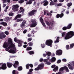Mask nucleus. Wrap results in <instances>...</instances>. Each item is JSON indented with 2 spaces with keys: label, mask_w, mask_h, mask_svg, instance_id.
<instances>
[{
  "label": "nucleus",
  "mask_w": 74,
  "mask_h": 74,
  "mask_svg": "<svg viewBox=\"0 0 74 74\" xmlns=\"http://www.w3.org/2000/svg\"><path fill=\"white\" fill-rule=\"evenodd\" d=\"M41 46L42 47V48H45V44H42L41 45Z\"/></svg>",
  "instance_id": "obj_46"
},
{
  "label": "nucleus",
  "mask_w": 74,
  "mask_h": 74,
  "mask_svg": "<svg viewBox=\"0 0 74 74\" xmlns=\"http://www.w3.org/2000/svg\"><path fill=\"white\" fill-rule=\"evenodd\" d=\"M68 67H69V69H70L71 70H73V67L72 66H71V65H70V64H68Z\"/></svg>",
  "instance_id": "obj_25"
},
{
  "label": "nucleus",
  "mask_w": 74,
  "mask_h": 74,
  "mask_svg": "<svg viewBox=\"0 0 74 74\" xmlns=\"http://www.w3.org/2000/svg\"><path fill=\"white\" fill-rule=\"evenodd\" d=\"M12 18V17H6L5 19V21H11Z\"/></svg>",
  "instance_id": "obj_19"
},
{
  "label": "nucleus",
  "mask_w": 74,
  "mask_h": 74,
  "mask_svg": "<svg viewBox=\"0 0 74 74\" xmlns=\"http://www.w3.org/2000/svg\"><path fill=\"white\" fill-rule=\"evenodd\" d=\"M37 23H32L30 26V27H34L37 26Z\"/></svg>",
  "instance_id": "obj_21"
},
{
  "label": "nucleus",
  "mask_w": 74,
  "mask_h": 74,
  "mask_svg": "<svg viewBox=\"0 0 74 74\" xmlns=\"http://www.w3.org/2000/svg\"><path fill=\"white\" fill-rule=\"evenodd\" d=\"M26 67L27 69H29V64H27L26 65Z\"/></svg>",
  "instance_id": "obj_42"
},
{
  "label": "nucleus",
  "mask_w": 74,
  "mask_h": 74,
  "mask_svg": "<svg viewBox=\"0 0 74 74\" xmlns=\"http://www.w3.org/2000/svg\"><path fill=\"white\" fill-rule=\"evenodd\" d=\"M25 12V10L24 9H23V10H19L18 11V13L19 14H20L22 12V14H24Z\"/></svg>",
  "instance_id": "obj_26"
},
{
  "label": "nucleus",
  "mask_w": 74,
  "mask_h": 74,
  "mask_svg": "<svg viewBox=\"0 0 74 74\" xmlns=\"http://www.w3.org/2000/svg\"><path fill=\"white\" fill-rule=\"evenodd\" d=\"M7 65L8 68H11L13 64L11 62H7Z\"/></svg>",
  "instance_id": "obj_18"
},
{
  "label": "nucleus",
  "mask_w": 74,
  "mask_h": 74,
  "mask_svg": "<svg viewBox=\"0 0 74 74\" xmlns=\"http://www.w3.org/2000/svg\"><path fill=\"white\" fill-rule=\"evenodd\" d=\"M41 23L42 25L43 26H44V27H45V23H44V22H43V23Z\"/></svg>",
  "instance_id": "obj_61"
},
{
  "label": "nucleus",
  "mask_w": 74,
  "mask_h": 74,
  "mask_svg": "<svg viewBox=\"0 0 74 74\" xmlns=\"http://www.w3.org/2000/svg\"><path fill=\"white\" fill-rule=\"evenodd\" d=\"M4 33L7 36H8L9 34V32L8 31H5L4 32Z\"/></svg>",
  "instance_id": "obj_47"
},
{
  "label": "nucleus",
  "mask_w": 74,
  "mask_h": 74,
  "mask_svg": "<svg viewBox=\"0 0 74 74\" xmlns=\"http://www.w3.org/2000/svg\"><path fill=\"white\" fill-rule=\"evenodd\" d=\"M34 70L35 71H38V70H40V69H39V67H38V66L36 68L34 69Z\"/></svg>",
  "instance_id": "obj_53"
},
{
  "label": "nucleus",
  "mask_w": 74,
  "mask_h": 74,
  "mask_svg": "<svg viewBox=\"0 0 74 74\" xmlns=\"http://www.w3.org/2000/svg\"><path fill=\"white\" fill-rule=\"evenodd\" d=\"M48 1H47V0H45L43 1V2H41V4H43L44 6H47V5H48Z\"/></svg>",
  "instance_id": "obj_10"
},
{
  "label": "nucleus",
  "mask_w": 74,
  "mask_h": 74,
  "mask_svg": "<svg viewBox=\"0 0 74 74\" xmlns=\"http://www.w3.org/2000/svg\"><path fill=\"white\" fill-rule=\"evenodd\" d=\"M19 7L18 5H13L12 6L13 8H12V10L14 12L17 11H18V8H19Z\"/></svg>",
  "instance_id": "obj_4"
},
{
  "label": "nucleus",
  "mask_w": 74,
  "mask_h": 74,
  "mask_svg": "<svg viewBox=\"0 0 74 74\" xmlns=\"http://www.w3.org/2000/svg\"><path fill=\"white\" fill-rule=\"evenodd\" d=\"M55 3H54L53 1H51L50 2V5H55Z\"/></svg>",
  "instance_id": "obj_38"
},
{
  "label": "nucleus",
  "mask_w": 74,
  "mask_h": 74,
  "mask_svg": "<svg viewBox=\"0 0 74 74\" xmlns=\"http://www.w3.org/2000/svg\"><path fill=\"white\" fill-rule=\"evenodd\" d=\"M74 32L73 31H70L68 32L66 34L65 37L64 38L65 40H68L71 38L72 37L74 36Z\"/></svg>",
  "instance_id": "obj_1"
},
{
  "label": "nucleus",
  "mask_w": 74,
  "mask_h": 74,
  "mask_svg": "<svg viewBox=\"0 0 74 74\" xmlns=\"http://www.w3.org/2000/svg\"><path fill=\"white\" fill-rule=\"evenodd\" d=\"M28 41H31L32 40V38H28L27 39Z\"/></svg>",
  "instance_id": "obj_55"
},
{
  "label": "nucleus",
  "mask_w": 74,
  "mask_h": 74,
  "mask_svg": "<svg viewBox=\"0 0 74 74\" xmlns=\"http://www.w3.org/2000/svg\"><path fill=\"white\" fill-rule=\"evenodd\" d=\"M39 61L40 62H44V60H43V59L41 58L40 59Z\"/></svg>",
  "instance_id": "obj_58"
},
{
  "label": "nucleus",
  "mask_w": 74,
  "mask_h": 74,
  "mask_svg": "<svg viewBox=\"0 0 74 74\" xmlns=\"http://www.w3.org/2000/svg\"><path fill=\"white\" fill-rule=\"evenodd\" d=\"M32 23H36L37 24L38 22H37V21L35 20H34L32 21Z\"/></svg>",
  "instance_id": "obj_45"
},
{
  "label": "nucleus",
  "mask_w": 74,
  "mask_h": 74,
  "mask_svg": "<svg viewBox=\"0 0 74 74\" xmlns=\"http://www.w3.org/2000/svg\"><path fill=\"white\" fill-rule=\"evenodd\" d=\"M62 4L61 3H59L57 4V6H62Z\"/></svg>",
  "instance_id": "obj_60"
},
{
  "label": "nucleus",
  "mask_w": 74,
  "mask_h": 74,
  "mask_svg": "<svg viewBox=\"0 0 74 74\" xmlns=\"http://www.w3.org/2000/svg\"><path fill=\"white\" fill-rule=\"evenodd\" d=\"M50 61H51V63H53L54 62L56 61V58L55 57H53L51 60H50Z\"/></svg>",
  "instance_id": "obj_24"
},
{
  "label": "nucleus",
  "mask_w": 74,
  "mask_h": 74,
  "mask_svg": "<svg viewBox=\"0 0 74 74\" xmlns=\"http://www.w3.org/2000/svg\"><path fill=\"white\" fill-rule=\"evenodd\" d=\"M65 34H66V32H63L62 34V37H64Z\"/></svg>",
  "instance_id": "obj_54"
},
{
  "label": "nucleus",
  "mask_w": 74,
  "mask_h": 74,
  "mask_svg": "<svg viewBox=\"0 0 74 74\" xmlns=\"http://www.w3.org/2000/svg\"><path fill=\"white\" fill-rule=\"evenodd\" d=\"M45 22L46 24H47L48 26H50V25H51V26L53 27L54 26V24H53L52 22H50L49 23V22L48 21H46Z\"/></svg>",
  "instance_id": "obj_11"
},
{
  "label": "nucleus",
  "mask_w": 74,
  "mask_h": 74,
  "mask_svg": "<svg viewBox=\"0 0 74 74\" xmlns=\"http://www.w3.org/2000/svg\"><path fill=\"white\" fill-rule=\"evenodd\" d=\"M35 32H36V31L32 29V34H34V33H35Z\"/></svg>",
  "instance_id": "obj_52"
},
{
  "label": "nucleus",
  "mask_w": 74,
  "mask_h": 74,
  "mask_svg": "<svg viewBox=\"0 0 74 74\" xmlns=\"http://www.w3.org/2000/svg\"><path fill=\"white\" fill-rule=\"evenodd\" d=\"M53 42V41L52 40L49 39L46 41L45 44L46 45H48V46H51V45H52Z\"/></svg>",
  "instance_id": "obj_5"
},
{
  "label": "nucleus",
  "mask_w": 74,
  "mask_h": 74,
  "mask_svg": "<svg viewBox=\"0 0 74 74\" xmlns=\"http://www.w3.org/2000/svg\"><path fill=\"white\" fill-rule=\"evenodd\" d=\"M22 14H18L17 15L14 19V20H16L17 19H19L22 17Z\"/></svg>",
  "instance_id": "obj_12"
},
{
  "label": "nucleus",
  "mask_w": 74,
  "mask_h": 74,
  "mask_svg": "<svg viewBox=\"0 0 74 74\" xmlns=\"http://www.w3.org/2000/svg\"><path fill=\"white\" fill-rule=\"evenodd\" d=\"M6 37V35H5V34H4V33H2L0 35V38L1 39H3V38H5Z\"/></svg>",
  "instance_id": "obj_16"
},
{
  "label": "nucleus",
  "mask_w": 74,
  "mask_h": 74,
  "mask_svg": "<svg viewBox=\"0 0 74 74\" xmlns=\"http://www.w3.org/2000/svg\"><path fill=\"white\" fill-rule=\"evenodd\" d=\"M36 12H37L36 10H33L31 11H30L28 13V16H33V15H34L35 14H36Z\"/></svg>",
  "instance_id": "obj_3"
},
{
  "label": "nucleus",
  "mask_w": 74,
  "mask_h": 74,
  "mask_svg": "<svg viewBox=\"0 0 74 74\" xmlns=\"http://www.w3.org/2000/svg\"><path fill=\"white\" fill-rule=\"evenodd\" d=\"M66 48L67 50L69 49V48H70L69 45H67L66 46Z\"/></svg>",
  "instance_id": "obj_44"
},
{
  "label": "nucleus",
  "mask_w": 74,
  "mask_h": 74,
  "mask_svg": "<svg viewBox=\"0 0 74 74\" xmlns=\"http://www.w3.org/2000/svg\"><path fill=\"white\" fill-rule=\"evenodd\" d=\"M22 66H20L18 68V71H21L22 70Z\"/></svg>",
  "instance_id": "obj_36"
},
{
  "label": "nucleus",
  "mask_w": 74,
  "mask_h": 74,
  "mask_svg": "<svg viewBox=\"0 0 74 74\" xmlns=\"http://www.w3.org/2000/svg\"><path fill=\"white\" fill-rule=\"evenodd\" d=\"M38 66L40 70H42V69L44 68V64L43 63H41Z\"/></svg>",
  "instance_id": "obj_13"
},
{
  "label": "nucleus",
  "mask_w": 74,
  "mask_h": 74,
  "mask_svg": "<svg viewBox=\"0 0 74 74\" xmlns=\"http://www.w3.org/2000/svg\"><path fill=\"white\" fill-rule=\"evenodd\" d=\"M40 22H41V23H42L43 22H44V20H43V19L42 18H40Z\"/></svg>",
  "instance_id": "obj_51"
},
{
  "label": "nucleus",
  "mask_w": 74,
  "mask_h": 74,
  "mask_svg": "<svg viewBox=\"0 0 74 74\" xmlns=\"http://www.w3.org/2000/svg\"><path fill=\"white\" fill-rule=\"evenodd\" d=\"M58 69L59 67H58V66H56L53 69V71H54L55 72H56V71H57L58 70Z\"/></svg>",
  "instance_id": "obj_23"
},
{
  "label": "nucleus",
  "mask_w": 74,
  "mask_h": 74,
  "mask_svg": "<svg viewBox=\"0 0 74 74\" xmlns=\"http://www.w3.org/2000/svg\"><path fill=\"white\" fill-rule=\"evenodd\" d=\"M33 2L32 0H29L28 2H27V4H31Z\"/></svg>",
  "instance_id": "obj_32"
},
{
  "label": "nucleus",
  "mask_w": 74,
  "mask_h": 74,
  "mask_svg": "<svg viewBox=\"0 0 74 74\" xmlns=\"http://www.w3.org/2000/svg\"><path fill=\"white\" fill-rule=\"evenodd\" d=\"M0 25H3V26H7V23L4 22H2V23H0Z\"/></svg>",
  "instance_id": "obj_20"
},
{
  "label": "nucleus",
  "mask_w": 74,
  "mask_h": 74,
  "mask_svg": "<svg viewBox=\"0 0 74 74\" xmlns=\"http://www.w3.org/2000/svg\"><path fill=\"white\" fill-rule=\"evenodd\" d=\"M74 46V43H72L70 45V48H73V47Z\"/></svg>",
  "instance_id": "obj_49"
},
{
  "label": "nucleus",
  "mask_w": 74,
  "mask_h": 74,
  "mask_svg": "<svg viewBox=\"0 0 74 74\" xmlns=\"http://www.w3.org/2000/svg\"><path fill=\"white\" fill-rule=\"evenodd\" d=\"M67 5L68 7H71V6L72 5V3H71V2L68 3L67 4Z\"/></svg>",
  "instance_id": "obj_40"
},
{
  "label": "nucleus",
  "mask_w": 74,
  "mask_h": 74,
  "mask_svg": "<svg viewBox=\"0 0 74 74\" xmlns=\"http://www.w3.org/2000/svg\"><path fill=\"white\" fill-rule=\"evenodd\" d=\"M62 29L63 30H66L67 29H68V28H67V27H66L64 26L62 28Z\"/></svg>",
  "instance_id": "obj_41"
},
{
  "label": "nucleus",
  "mask_w": 74,
  "mask_h": 74,
  "mask_svg": "<svg viewBox=\"0 0 74 74\" xmlns=\"http://www.w3.org/2000/svg\"><path fill=\"white\" fill-rule=\"evenodd\" d=\"M24 2V0H20L18 1V3H20V4H22Z\"/></svg>",
  "instance_id": "obj_43"
},
{
  "label": "nucleus",
  "mask_w": 74,
  "mask_h": 74,
  "mask_svg": "<svg viewBox=\"0 0 74 74\" xmlns=\"http://www.w3.org/2000/svg\"><path fill=\"white\" fill-rule=\"evenodd\" d=\"M46 53L47 55V56H48V58L50 56H51V55H52V53H51L50 52H47Z\"/></svg>",
  "instance_id": "obj_28"
},
{
  "label": "nucleus",
  "mask_w": 74,
  "mask_h": 74,
  "mask_svg": "<svg viewBox=\"0 0 74 74\" xmlns=\"http://www.w3.org/2000/svg\"><path fill=\"white\" fill-rule=\"evenodd\" d=\"M28 44L29 47H32V46H33V42H30L28 43Z\"/></svg>",
  "instance_id": "obj_34"
},
{
  "label": "nucleus",
  "mask_w": 74,
  "mask_h": 74,
  "mask_svg": "<svg viewBox=\"0 0 74 74\" xmlns=\"http://www.w3.org/2000/svg\"><path fill=\"white\" fill-rule=\"evenodd\" d=\"M12 74H16V73H15V70H14L13 71Z\"/></svg>",
  "instance_id": "obj_64"
},
{
  "label": "nucleus",
  "mask_w": 74,
  "mask_h": 74,
  "mask_svg": "<svg viewBox=\"0 0 74 74\" xmlns=\"http://www.w3.org/2000/svg\"><path fill=\"white\" fill-rule=\"evenodd\" d=\"M64 70H65L66 72H69V70L68 69V68L66 66H64Z\"/></svg>",
  "instance_id": "obj_31"
},
{
  "label": "nucleus",
  "mask_w": 74,
  "mask_h": 74,
  "mask_svg": "<svg viewBox=\"0 0 74 74\" xmlns=\"http://www.w3.org/2000/svg\"><path fill=\"white\" fill-rule=\"evenodd\" d=\"M47 59H44V62H45L46 64L47 65H50L51 64V63L49 62L50 60H49V57H47Z\"/></svg>",
  "instance_id": "obj_6"
},
{
  "label": "nucleus",
  "mask_w": 74,
  "mask_h": 74,
  "mask_svg": "<svg viewBox=\"0 0 74 74\" xmlns=\"http://www.w3.org/2000/svg\"><path fill=\"white\" fill-rule=\"evenodd\" d=\"M26 21L25 20H24L22 22V23L21 24L20 27H21L22 29H23V27H24L25 26V24H26Z\"/></svg>",
  "instance_id": "obj_9"
},
{
  "label": "nucleus",
  "mask_w": 74,
  "mask_h": 74,
  "mask_svg": "<svg viewBox=\"0 0 74 74\" xmlns=\"http://www.w3.org/2000/svg\"><path fill=\"white\" fill-rule=\"evenodd\" d=\"M27 30L26 29H25V30L23 31V33H24V34H25V33H26V32H27Z\"/></svg>",
  "instance_id": "obj_62"
},
{
  "label": "nucleus",
  "mask_w": 74,
  "mask_h": 74,
  "mask_svg": "<svg viewBox=\"0 0 74 74\" xmlns=\"http://www.w3.org/2000/svg\"><path fill=\"white\" fill-rule=\"evenodd\" d=\"M9 45L8 43L5 42L4 43V44L3 45V48H8V47Z\"/></svg>",
  "instance_id": "obj_14"
},
{
  "label": "nucleus",
  "mask_w": 74,
  "mask_h": 74,
  "mask_svg": "<svg viewBox=\"0 0 74 74\" xmlns=\"http://www.w3.org/2000/svg\"><path fill=\"white\" fill-rule=\"evenodd\" d=\"M1 66L2 67L3 70H5L7 69V65L5 63H3L2 65Z\"/></svg>",
  "instance_id": "obj_17"
},
{
  "label": "nucleus",
  "mask_w": 74,
  "mask_h": 74,
  "mask_svg": "<svg viewBox=\"0 0 74 74\" xmlns=\"http://www.w3.org/2000/svg\"><path fill=\"white\" fill-rule=\"evenodd\" d=\"M29 55H34V52L33 51H30L28 52Z\"/></svg>",
  "instance_id": "obj_33"
},
{
  "label": "nucleus",
  "mask_w": 74,
  "mask_h": 74,
  "mask_svg": "<svg viewBox=\"0 0 74 74\" xmlns=\"http://www.w3.org/2000/svg\"><path fill=\"white\" fill-rule=\"evenodd\" d=\"M56 55H58V56H60L62 55L63 53V51L61 49H59L57 50L56 52Z\"/></svg>",
  "instance_id": "obj_7"
},
{
  "label": "nucleus",
  "mask_w": 74,
  "mask_h": 74,
  "mask_svg": "<svg viewBox=\"0 0 74 74\" xmlns=\"http://www.w3.org/2000/svg\"><path fill=\"white\" fill-rule=\"evenodd\" d=\"M8 43L10 45L12 43V39L11 38H10L8 41Z\"/></svg>",
  "instance_id": "obj_27"
},
{
  "label": "nucleus",
  "mask_w": 74,
  "mask_h": 74,
  "mask_svg": "<svg viewBox=\"0 0 74 74\" xmlns=\"http://www.w3.org/2000/svg\"><path fill=\"white\" fill-rule=\"evenodd\" d=\"M63 70H64V67L60 68L59 71H63Z\"/></svg>",
  "instance_id": "obj_39"
},
{
  "label": "nucleus",
  "mask_w": 74,
  "mask_h": 74,
  "mask_svg": "<svg viewBox=\"0 0 74 74\" xmlns=\"http://www.w3.org/2000/svg\"><path fill=\"white\" fill-rule=\"evenodd\" d=\"M61 62V60H58L57 62V64H59V63H60Z\"/></svg>",
  "instance_id": "obj_50"
},
{
  "label": "nucleus",
  "mask_w": 74,
  "mask_h": 74,
  "mask_svg": "<svg viewBox=\"0 0 74 74\" xmlns=\"http://www.w3.org/2000/svg\"><path fill=\"white\" fill-rule=\"evenodd\" d=\"M29 66L31 67V68H33V65L32 64H30L29 65Z\"/></svg>",
  "instance_id": "obj_57"
},
{
  "label": "nucleus",
  "mask_w": 74,
  "mask_h": 74,
  "mask_svg": "<svg viewBox=\"0 0 74 74\" xmlns=\"http://www.w3.org/2000/svg\"><path fill=\"white\" fill-rule=\"evenodd\" d=\"M66 10V9H62V10L61 11V13H63L64 11H65Z\"/></svg>",
  "instance_id": "obj_59"
},
{
  "label": "nucleus",
  "mask_w": 74,
  "mask_h": 74,
  "mask_svg": "<svg viewBox=\"0 0 74 74\" xmlns=\"http://www.w3.org/2000/svg\"><path fill=\"white\" fill-rule=\"evenodd\" d=\"M71 26H72V24L70 23L68 25L67 28L68 29H71Z\"/></svg>",
  "instance_id": "obj_30"
},
{
  "label": "nucleus",
  "mask_w": 74,
  "mask_h": 74,
  "mask_svg": "<svg viewBox=\"0 0 74 74\" xmlns=\"http://www.w3.org/2000/svg\"><path fill=\"white\" fill-rule=\"evenodd\" d=\"M32 48L30 47H27L26 49L27 51H30V50H32Z\"/></svg>",
  "instance_id": "obj_37"
},
{
  "label": "nucleus",
  "mask_w": 74,
  "mask_h": 74,
  "mask_svg": "<svg viewBox=\"0 0 74 74\" xmlns=\"http://www.w3.org/2000/svg\"><path fill=\"white\" fill-rule=\"evenodd\" d=\"M23 21V19L20 18V19H17L16 21V22H22Z\"/></svg>",
  "instance_id": "obj_29"
},
{
  "label": "nucleus",
  "mask_w": 74,
  "mask_h": 74,
  "mask_svg": "<svg viewBox=\"0 0 74 74\" xmlns=\"http://www.w3.org/2000/svg\"><path fill=\"white\" fill-rule=\"evenodd\" d=\"M9 52L10 53H15L16 52L13 49H11L9 51Z\"/></svg>",
  "instance_id": "obj_22"
},
{
  "label": "nucleus",
  "mask_w": 74,
  "mask_h": 74,
  "mask_svg": "<svg viewBox=\"0 0 74 74\" xmlns=\"http://www.w3.org/2000/svg\"><path fill=\"white\" fill-rule=\"evenodd\" d=\"M56 67V65H55V64L51 66V67L52 69H53V68H55V67Z\"/></svg>",
  "instance_id": "obj_56"
},
{
  "label": "nucleus",
  "mask_w": 74,
  "mask_h": 74,
  "mask_svg": "<svg viewBox=\"0 0 74 74\" xmlns=\"http://www.w3.org/2000/svg\"><path fill=\"white\" fill-rule=\"evenodd\" d=\"M14 41L15 42H16L18 44V47H22V43L24 42L23 41L18 39V38L16 37H15L14 38Z\"/></svg>",
  "instance_id": "obj_2"
},
{
  "label": "nucleus",
  "mask_w": 74,
  "mask_h": 74,
  "mask_svg": "<svg viewBox=\"0 0 74 74\" xmlns=\"http://www.w3.org/2000/svg\"><path fill=\"white\" fill-rule=\"evenodd\" d=\"M13 66L14 68L16 69L19 66V62L17 61L15 62L13 64Z\"/></svg>",
  "instance_id": "obj_8"
},
{
  "label": "nucleus",
  "mask_w": 74,
  "mask_h": 74,
  "mask_svg": "<svg viewBox=\"0 0 74 74\" xmlns=\"http://www.w3.org/2000/svg\"><path fill=\"white\" fill-rule=\"evenodd\" d=\"M10 49H9L8 48H6V49H5V50L6 51H9V50Z\"/></svg>",
  "instance_id": "obj_63"
},
{
  "label": "nucleus",
  "mask_w": 74,
  "mask_h": 74,
  "mask_svg": "<svg viewBox=\"0 0 74 74\" xmlns=\"http://www.w3.org/2000/svg\"><path fill=\"white\" fill-rule=\"evenodd\" d=\"M12 46V48H13L14 47H15V45H14V44L13 43H12L11 44H10Z\"/></svg>",
  "instance_id": "obj_48"
},
{
  "label": "nucleus",
  "mask_w": 74,
  "mask_h": 74,
  "mask_svg": "<svg viewBox=\"0 0 74 74\" xmlns=\"http://www.w3.org/2000/svg\"><path fill=\"white\" fill-rule=\"evenodd\" d=\"M64 16V14L63 13H62L61 14H57L56 16L57 18H59V17L60 18H62L63 16Z\"/></svg>",
  "instance_id": "obj_15"
},
{
  "label": "nucleus",
  "mask_w": 74,
  "mask_h": 74,
  "mask_svg": "<svg viewBox=\"0 0 74 74\" xmlns=\"http://www.w3.org/2000/svg\"><path fill=\"white\" fill-rule=\"evenodd\" d=\"M14 14L12 12H10L8 14V15L9 16H14Z\"/></svg>",
  "instance_id": "obj_35"
}]
</instances>
